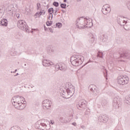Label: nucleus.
<instances>
[{
    "label": "nucleus",
    "instance_id": "obj_1",
    "mask_svg": "<svg viewBox=\"0 0 130 130\" xmlns=\"http://www.w3.org/2000/svg\"><path fill=\"white\" fill-rule=\"evenodd\" d=\"M23 99H24L23 97L19 95H16L13 97L12 99V102L13 106L19 110H22V109H24L27 105L26 102H23V103H22V100L23 101Z\"/></svg>",
    "mask_w": 130,
    "mask_h": 130
},
{
    "label": "nucleus",
    "instance_id": "obj_2",
    "mask_svg": "<svg viewBox=\"0 0 130 130\" xmlns=\"http://www.w3.org/2000/svg\"><path fill=\"white\" fill-rule=\"evenodd\" d=\"M70 61L74 67H78L83 63L84 61V57L81 55H74L71 57Z\"/></svg>",
    "mask_w": 130,
    "mask_h": 130
},
{
    "label": "nucleus",
    "instance_id": "obj_3",
    "mask_svg": "<svg viewBox=\"0 0 130 130\" xmlns=\"http://www.w3.org/2000/svg\"><path fill=\"white\" fill-rule=\"evenodd\" d=\"M75 92V87L73 85H69L68 84L64 90H63V92L62 93V96L63 98H70L73 96V93Z\"/></svg>",
    "mask_w": 130,
    "mask_h": 130
},
{
    "label": "nucleus",
    "instance_id": "obj_4",
    "mask_svg": "<svg viewBox=\"0 0 130 130\" xmlns=\"http://www.w3.org/2000/svg\"><path fill=\"white\" fill-rule=\"evenodd\" d=\"M42 122L39 121L35 124V127L38 128L40 130H48L49 129V127L48 126L46 122H48L47 120H44L42 121Z\"/></svg>",
    "mask_w": 130,
    "mask_h": 130
},
{
    "label": "nucleus",
    "instance_id": "obj_5",
    "mask_svg": "<svg viewBox=\"0 0 130 130\" xmlns=\"http://www.w3.org/2000/svg\"><path fill=\"white\" fill-rule=\"evenodd\" d=\"M85 22V19L83 18V17H80V18L77 19L76 21V26L78 29H84V28H91V26H86L84 24Z\"/></svg>",
    "mask_w": 130,
    "mask_h": 130
},
{
    "label": "nucleus",
    "instance_id": "obj_6",
    "mask_svg": "<svg viewBox=\"0 0 130 130\" xmlns=\"http://www.w3.org/2000/svg\"><path fill=\"white\" fill-rule=\"evenodd\" d=\"M17 27H18L19 29H21V30L25 31L27 33L30 32V30L29 29V27H28L27 23H26L24 20H19L17 23Z\"/></svg>",
    "mask_w": 130,
    "mask_h": 130
},
{
    "label": "nucleus",
    "instance_id": "obj_7",
    "mask_svg": "<svg viewBox=\"0 0 130 130\" xmlns=\"http://www.w3.org/2000/svg\"><path fill=\"white\" fill-rule=\"evenodd\" d=\"M129 79L126 76H120L118 77L117 83L119 85H125L128 84Z\"/></svg>",
    "mask_w": 130,
    "mask_h": 130
},
{
    "label": "nucleus",
    "instance_id": "obj_8",
    "mask_svg": "<svg viewBox=\"0 0 130 130\" xmlns=\"http://www.w3.org/2000/svg\"><path fill=\"white\" fill-rule=\"evenodd\" d=\"M113 106L115 109H119L121 106L120 98L119 96H115L113 100Z\"/></svg>",
    "mask_w": 130,
    "mask_h": 130
},
{
    "label": "nucleus",
    "instance_id": "obj_9",
    "mask_svg": "<svg viewBox=\"0 0 130 130\" xmlns=\"http://www.w3.org/2000/svg\"><path fill=\"white\" fill-rule=\"evenodd\" d=\"M86 107L87 102L84 100L80 101L77 105V108H78L79 110H83V109H85Z\"/></svg>",
    "mask_w": 130,
    "mask_h": 130
},
{
    "label": "nucleus",
    "instance_id": "obj_10",
    "mask_svg": "<svg viewBox=\"0 0 130 130\" xmlns=\"http://www.w3.org/2000/svg\"><path fill=\"white\" fill-rule=\"evenodd\" d=\"M117 22L120 26H123L124 25L126 20H124V17L121 16H118L117 18Z\"/></svg>",
    "mask_w": 130,
    "mask_h": 130
},
{
    "label": "nucleus",
    "instance_id": "obj_11",
    "mask_svg": "<svg viewBox=\"0 0 130 130\" xmlns=\"http://www.w3.org/2000/svg\"><path fill=\"white\" fill-rule=\"evenodd\" d=\"M111 11V9L108 6V5L103 6L102 9V12L104 15H107L108 13H110Z\"/></svg>",
    "mask_w": 130,
    "mask_h": 130
},
{
    "label": "nucleus",
    "instance_id": "obj_12",
    "mask_svg": "<svg viewBox=\"0 0 130 130\" xmlns=\"http://www.w3.org/2000/svg\"><path fill=\"white\" fill-rule=\"evenodd\" d=\"M56 69H58V70H60L62 72H66L68 69V67L66 64L61 63L56 66Z\"/></svg>",
    "mask_w": 130,
    "mask_h": 130
},
{
    "label": "nucleus",
    "instance_id": "obj_13",
    "mask_svg": "<svg viewBox=\"0 0 130 130\" xmlns=\"http://www.w3.org/2000/svg\"><path fill=\"white\" fill-rule=\"evenodd\" d=\"M98 120L99 122L105 123L108 121V117H107L106 115H100L99 117Z\"/></svg>",
    "mask_w": 130,
    "mask_h": 130
},
{
    "label": "nucleus",
    "instance_id": "obj_14",
    "mask_svg": "<svg viewBox=\"0 0 130 130\" xmlns=\"http://www.w3.org/2000/svg\"><path fill=\"white\" fill-rule=\"evenodd\" d=\"M42 63L44 67H49L53 64V62L49 61V60H46V59L42 60Z\"/></svg>",
    "mask_w": 130,
    "mask_h": 130
},
{
    "label": "nucleus",
    "instance_id": "obj_15",
    "mask_svg": "<svg viewBox=\"0 0 130 130\" xmlns=\"http://www.w3.org/2000/svg\"><path fill=\"white\" fill-rule=\"evenodd\" d=\"M123 27L126 31L130 30V20H126Z\"/></svg>",
    "mask_w": 130,
    "mask_h": 130
},
{
    "label": "nucleus",
    "instance_id": "obj_16",
    "mask_svg": "<svg viewBox=\"0 0 130 130\" xmlns=\"http://www.w3.org/2000/svg\"><path fill=\"white\" fill-rule=\"evenodd\" d=\"M120 57L130 59V53L127 52H125L124 53L120 54Z\"/></svg>",
    "mask_w": 130,
    "mask_h": 130
},
{
    "label": "nucleus",
    "instance_id": "obj_17",
    "mask_svg": "<svg viewBox=\"0 0 130 130\" xmlns=\"http://www.w3.org/2000/svg\"><path fill=\"white\" fill-rule=\"evenodd\" d=\"M0 25L2 26H5V27L8 26V20L6 18L3 19L1 21Z\"/></svg>",
    "mask_w": 130,
    "mask_h": 130
},
{
    "label": "nucleus",
    "instance_id": "obj_18",
    "mask_svg": "<svg viewBox=\"0 0 130 130\" xmlns=\"http://www.w3.org/2000/svg\"><path fill=\"white\" fill-rule=\"evenodd\" d=\"M100 39L102 40L103 42H106L108 40V36L106 35H103L102 36L100 37Z\"/></svg>",
    "mask_w": 130,
    "mask_h": 130
},
{
    "label": "nucleus",
    "instance_id": "obj_19",
    "mask_svg": "<svg viewBox=\"0 0 130 130\" xmlns=\"http://www.w3.org/2000/svg\"><path fill=\"white\" fill-rule=\"evenodd\" d=\"M51 105H52V102H50V103L42 105V106H44V107H46L47 109H50Z\"/></svg>",
    "mask_w": 130,
    "mask_h": 130
},
{
    "label": "nucleus",
    "instance_id": "obj_20",
    "mask_svg": "<svg viewBox=\"0 0 130 130\" xmlns=\"http://www.w3.org/2000/svg\"><path fill=\"white\" fill-rule=\"evenodd\" d=\"M83 19H84V25H86L87 26H89V25H91L92 26L93 25L92 22H90V20L85 18Z\"/></svg>",
    "mask_w": 130,
    "mask_h": 130
},
{
    "label": "nucleus",
    "instance_id": "obj_21",
    "mask_svg": "<svg viewBox=\"0 0 130 130\" xmlns=\"http://www.w3.org/2000/svg\"><path fill=\"white\" fill-rule=\"evenodd\" d=\"M124 102L126 105H130V95L124 100Z\"/></svg>",
    "mask_w": 130,
    "mask_h": 130
},
{
    "label": "nucleus",
    "instance_id": "obj_22",
    "mask_svg": "<svg viewBox=\"0 0 130 130\" xmlns=\"http://www.w3.org/2000/svg\"><path fill=\"white\" fill-rule=\"evenodd\" d=\"M94 41H95V37H94V35L91 34L90 35L89 42H90L91 43H93Z\"/></svg>",
    "mask_w": 130,
    "mask_h": 130
},
{
    "label": "nucleus",
    "instance_id": "obj_23",
    "mask_svg": "<svg viewBox=\"0 0 130 130\" xmlns=\"http://www.w3.org/2000/svg\"><path fill=\"white\" fill-rule=\"evenodd\" d=\"M95 87H96V86L94 85H91L89 86V88H90V90L91 91V92L94 93L95 90L96 91V88H95Z\"/></svg>",
    "mask_w": 130,
    "mask_h": 130
},
{
    "label": "nucleus",
    "instance_id": "obj_24",
    "mask_svg": "<svg viewBox=\"0 0 130 130\" xmlns=\"http://www.w3.org/2000/svg\"><path fill=\"white\" fill-rule=\"evenodd\" d=\"M41 15H45V11H44V10H42V11H40L39 13L37 12L36 13V16H39V17H40V16H41Z\"/></svg>",
    "mask_w": 130,
    "mask_h": 130
},
{
    "label": "nucleus",
    "instance_id": "obj_25",
    "mask_svg": "<svg viewBox=\"0 0 130 130\" xmlns=\"http://www.w3.org/2000/svg\"><path fill=\"white\" fill-rule=\"evenodd\" d=\"M47 52L49 53H51L52 52H54V50H53L51 47L49 46L48 47Z\"/></svg>",
    "mask_w": 130,
    "mask_h": 130
},
{
    "label": "nucleus",
    "instance_id": "obj_26",
    "mask_svg": "<svg viewBox=\"0 0 130 130\" xmlns=\"http://www.w3.org/2000/svg\"><path fill=\"white\" fill-rule=\"evenodd\" d=\"M48 12L51 15L54 12V9H53V8H50L48 10Z\"/></svg>",
    "mask_w": 130,
    "mask_h": 130
},
{
    "label": "nucleus",
    "instance_id": "obj_27",
    "mask_svg": "<svg viewBox=\"0 0 130 130\" xmlns=\"http://www.w3.org/2000/svg\"><path fill=\"white\" fill-rule=\"evenodd\" d=\"M56 27L59 28H61V27H62V23L60 22L56 23L55 28H56Z\"/></svg>",
    "mask_w": 130,
    "mask_h": 130
},
{
    "label": "nucleus",
    "instance_id": "obj_28",
    "mask_svg": "<svg viewBox=\"0 0 130 130\" xmlns=\"http://www.w3.org/2000/svg\"><path fill=\"white\" fill-rule=\"evenodd\" d=\"M97 57H100V58H102V57H103V52L99 51L98 52Z\"/></svg>",
    "mask_w": 130,
    "mask_h": 130
},
{
    "label": "nucleus",
    "instance_id": "obj_29",
    "mask_svg": "<svg viewBox=\"0 0 130 130\" xmlns=\"http://www.w3.org/2000/svg\"><path fill=\"white\" fill-rule=\"evenodd\" d=\"M51 102V101H49V100H45L43 102H42V105H44V104H46L47 103H49Z\"/></svg>",
    "mask_w": 130,
    "mask_h": 130
},
{
    "label": "nucleus",
    "instance_id": "obj_30",
    "mask_svg": "<svg viewBox=\"0 0 130 130\" xmlns=\"http://www.w3.org/2000/svg\"><path fill=\"white\" fill-rule=\"evenodd\" d=\"M60 7L61 9H67V4L62 3L60 4Z\"/></svg>",
    "mask_w": 130,
    "mask_h": 130
},
{
    "label": "nucleus",
    "instance_id": "obj_31",
    "mask_svg": "<svg viewBox=\"0 0 130 130\" xmlns=\"http://www.w3.org/2000/svg\"><path fill=\"white\" fill-rule=\"evenodd\" d=\"M53 6H54V7H56V8H57V7H59V3L57 2H54L53 3Z\"/></svg>",
    "mask_w": 130,
    "mask_h": 130
},
{
    "label": "nucleus",
    "instance_id": "obj_32",
    "mask_svg": "<svg viewBox=\"0 0 130 130\" xmlns=\"http://www.w3.org/2000/svg\"><path fill=\"white\" fill-rule=\"evenodd\" d=\"M52 23H53L52 21H48L46 22V24L47 26H51L52 25Z\"/></svg>",
    "mask_w": 130,
    "mask_h": 130
},
{
    "label": "nucleus",
    "instance_id": "obj_33",
    "mask_svg": "<svg viewBox=\"0 0 130 130\" xmlns=\"http://www.w3.org/2000/svg\"><path fill=\"white\" fill-rule=\"evenodd\" d=\"M53 18V14H49L48 17V19L49 20H52Z\"/></svg>",
    "mask_w": 130,
    "mask_h": 130
},
{
    "label": "nucleus",
    "instance_id": "obj_34",
    "mask_svg": "<svg viewBox=\"0 0 130 130\" xmlns=\"http://www.w3.org/2000/svg\"><path fill=\"white\" fill-rule=\"evenodd\" d=\"M107 101L104 100L103 101V103H102V105H104V106H106V105H107Z\"/></svg>",
    "mask_w": 130,
    "mask_h": 130
},
{
    "label": "nucleus",
    "instance_id": "obj_35",
    "mask_svg": "<svg viewBox=\"0 0 130 130\" xmlns=\"http://www.w3.org/2000/svg\"><path fill=\"white\" fill-rule=\"evenodd\" d=\"M59 120L61 122H64V118L62 117H60L59 119Z\"/></svg>",
    "mask_w": 130,
    "mask_h": 130
},
{
    "label": "nucleus",
    "instance_id": "obj_36",
    "mask_svg": "<svg viewBox=\"0 0 130 130\" xmlns=\"http://www.w3.org/2000/svg\"><path fill=\"white\" fill-rule=\"evenodd\" d=\"M10 54L12 56H15L16 55V52L12 51L10 52Z\"/></svg>",
    "mask_w": 130,
    "mask_h": 130
},
{
    "label": "nucleus",
    "instance_id": "obj_37",
    "mask_svg": "<svg viewBox=\"0 0 130 130\" xmlns=\"http://www.w3.org/2000/svg\"><path fill=\"white\" fill-rule=\"evenodd\" d=\"M37 10H39V9L41 8V5H40V3H38L37 4Z\"/></svg>",
    "mask_w": 130,
    "mask_h": 130
},
{
    "label": "nucleus",
    "instance_id": "obj_38",
    "mask_svg": "<svg viewBox=\"0 0 130 130\" xmlns=\"http://www.w3.org/2000/svg\"><path fill=\"white\" fill-rule=\"evenodd\" d=\"M85 114H87V115L90 114V109H86L85 112Z\"/></svg>",
    "mask_w": 130,
    "mask_h": 130
},
{
    "label": "nucleus",
    "instance_id": "obj_39",
    "mask_svg": "<svg viewBox=\"0 0 130 130\" xmlns=\"http://www.w3.org/2000/svg\"><path fill=\"white\" fill-rule=\"evenodd\" d=\"M106 73L104 74L105 78L107 80V70L105 69Z\"/></svg>",
    "mask_w": 130,
    "mask_h": 130
},
{
    "label": "nucleus",
    "instance_id": "obj_40",
    "mask_svg": "<svg viewBox=\"0 0 130 130\" xmlns=\"http://www.w3.org/2000/svg\"><path fill=\"white\" fill-rule=\"evenodd\" d=\"M17 119L19 120V121H22V119L23 118V117H21V116H18L17 117Z\"/></svg>",
    "mask_w": 130,
    "mask_h": 130
},
{
    "label": "nucleus",
    "instance_id": "obj_41",
    "mask_svg": "<svg viewBox=\"0 0 130 130\" xmlns=\"http://www.w3.org/2000/svg\"><path fill=\"white\" fill-rule=\"evenodd\" d=\"M49 31H50V32H51V33H53V30L52 29V28H50Z\"/></svg>",
    "mask_w": 130,
    "mask_h": 130
},
{
    "label": "nucleus",
    "instance_id": "obj_42",
    "mask_svg": "<svg viewBox=\"0 0 130 130\" xmlns=\"http://www.w3.org/2000/svg\"><path fill=\"white\" fill-rule=\"evenodd\" d=\"M16 17L19 19L20 18V14H16Z\"/></svg>",
    "mask_w": 130,
    "mask_h": 130
},
{
    "label": "nucleus",
    "instance_id": "obj_43",
    "mask_svg": "<svg viewBox=\"0 0 130 130\" xmlns=\"http://www.w3.org/2000/svg\"><path fill=\"white\" fill-rule=\"evenodd\" d=\"M58 11V10L57 9V8H55V10L54 11L55 14H56L57 13Z\"/></svg>",
    "mask_w": 130,
    "mask_h": 130
},
{
    "label": "nucleus",
    "instance_id": "obj_44",
    "mask_svg": "<svg viewBox=\"0 0 130 130\" xmlns=\"http://www.w3.org/2000/svg\"><path fill=\"white\" fill-rule=\"evenodd\" d=\"M73 125H74V126H76V125H77V123L76 122H73L72 123Z\"/></svg>",
    "mask_w": 130,
    "mask_h": 130
},
{
    "label": "nucleus",
    "instance_id": "obj_45",
    "mask_svg": "<svg viewBox=\"0 0 130 130\" xmlns=\"http://www.w3.org/2000/svg\"><path fill=\"white\" fill-rule=\"evenodd\" d=\"M44 30H45V31H46V30H47V27H46V26H45V25H44Z\"/></svg>",
    "mask_w": 130,
    "mask_h": 130
},
{
    "label": "nucleus",
    "instance_id": "obj_46",
    "mask_svg": "<svg viewBox=\"0 0 130 130\" xmlns=\"http://www.w3.org/2000/svg\"><path fill=\"white\" fill-rule=\"evenodd\" d=\"M71 113H73L74 112V110H73V109H71Z\"/></svg>",
    "mask_w": 130,
    "mask_h": 130
},
{
    "label": "nucleus",
    "instance_id": "obj_47",
    "mask_svg": "<svg viewBox=\"0 0 130 130\" xmlns=\"http://www.w3.org/2000/svg\"><path fill=\"white\" fill-rule=\"evenodd\" d=\"M17 76H19V73H17L15 75H14V77H17Z\"/></svg>",
    "mask_w": 130,
    "mask_h": 130
},
{
    "label": "nucleus",
    "instance_id": "obj_48",
    "mask_svg": "<svg viewBox=\"0 0 130 130\" xmlns=\"http://www.w3.org/2000/svg\"><path fill=\"white\" fill-rule=\"evenodd\" d=\"M24 99H23V101H21L22 103H24V102H26V101H24Z\"/></svg>",
    "mask_w": 130,
    "mask_h": 130
},
{
    "label": "nucleus",
    "instance_id": "obj_49",
    "mask_svg": "<svg viewBox=\"0 0 130 130\" xmlns=\"http://www.w3.org/2000/svg\"><path fill=\"white\" fill-rule=\"evenodd\" d=\"M63 3H67V0H63Z\"/></svg>",
    "mask_w": 130,
    "mask_h": 130
},
{
    "label": "nucleus",
    "instance_id": "obj_50",
    "mask_svg": "<svg viewBox=\"0 0 130 130\" xmlns=\"http://www.w3.org/2000/svg\"><path fill=\"white\" fill-rule=\"evenodd\" d=\"M54 14V16H56V13H55V12L53 13Z\"/></svg>",
    "mask_w": 130,
    "mask_h": 130
},
{
    "label": "nucleus",
    "instance_id": "obj_51",
    "mask_svg": "<svg viewBox=\"0 0 130 130\" xmlns=\"http://www.w3.org/2000/svg\"><path fill=\"white\" fill-rule=\"evenodd\" d=\"M81 127H82V128H85V126H82Z\"/></svg>",
    "mask_w": 130,
    "mask_h": 130
},
{
    "label": "nucleus",
    "instance_id": "obj_52",
    "mask_svg": "<svg viewBox=\"0 0 130 130\" xmlns=\"http://www.w3.org/2000/svg\"><path fill=\"white\" fill-rule=\"evenodd\" d=\"M2 14H3V12L0 11V16H1V15H2Z\"/></svg>",
    "mask_w": 130,
    "mask_h": 130
},
{
    "label": "nucleus",
    "instance_id": "obj_53",
    "mask_svg": "<svg viewBox=\"0 0 130 130\" xmlns=\"http://www.w3.org/2000/svg\"><path fill=\"white\" fill-rule=\"evenodd\" d=\"M17 69H16V70H15V71H14V72H13V73H16V72H17Z\"/></svg>",
    "mask_w": 130,
    "mask_h": 130
},
{
    "label": "nucleus",
    "instance_id": "obj_54",
    "mask_svg": "<svg viewBox=\"0 0 130 130\" xmlns=\"http://www.w3.org/2000/svg\"><path fill=\"white\" fill-rule=\"evenodd\" d=\"M51 124H53L54 122H52V121H51Z\"/></svg>",
    "mask_w": 130,
    "mask_h": 130
},
{
    "label": "nucleus",
    "instance_id": "obj_55",
    "mask_svg": "<svg viewBox=\"0 0 130 130\" xmlns=\"http://www.w3.org/2000/svg\"><path fill=\"white\" fill-rule=\"evenodd\" d=\"M82 0H77V2H81Z\"/></svg>",
    "mask_w": 130,
    "mask_h": 130
},
{
    "label": "nucleus",
    "instance_id": "obj_56",
    "mask_svg": "<svg viewBox=\"0 0 130 130\" xmlns=\"http://www.w3.org/2000/svg\"><path fill=\"white\" fill-rule=\"evenodd\" d=\"M31 33H33V31L32 30H31Z\"/></svg>",
    "mask_w": 130,
    "mask_h": 130
},
{
    "label": "nucleus",
    "instance_id": "obj_57",
    "mask_svg": "<svg viewBox=\"0 0 130 130\" xmlns=\"http://www.w3.org/2000/svg\"><path fill=\"white\" fill-rule=\"evenodd\" d=\"M2 11V9H0V11Z\"/></svg>",
    "mask_w": 130,
    "mask_h": 130
},
{
    "label": "nucleus",
    "instance_id": "obj_58",
    "mask_svg": "<svg viewBox=\"0 0 130 130\" xmlns=\"http://www.w3.org/2000/svg\"><path fill=\"white\" fill-rule=\"evenodd\" d=\"M31 88H33V86H31Z\"/></svg>",
    "mask_w": 130,
    "mask_h": 130
},
{
    "label": "nucleus",
    "instance_id": "obj_59",
    "mask_svg": "<svg viewBox=\"0 0 130 130\" xmlns=\"http://www.w3.org/2000/svg\"><path fill=\"white\" fill-rule=\"evenodd\" d=\"M24 66H26V64H24Z\"/></svg>",
    "mask_w": 130,
    "mask_h": 130
},
{
    "label": "nucleus",
    "instance_id": "obj_60",
    "mask_svg": "<svg viewBox=\"0 0 130 130\" xmlns=\"http://www.w3.org/2000/svg\"><path fill=\"white\" fill-rule=\"evenodd\" d=\"M49 1V0H48V1Z\"/></svg>",
    "mask_w": 130,
    "mask_h": 130
}]
</instances>
